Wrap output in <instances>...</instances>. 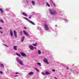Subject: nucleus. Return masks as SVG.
<instances>
[{
	"label": "nucleus",
	"instance_id": "nucleus-1",
	"mask_svg": "<svg viewBox=\"0 0 79 79\" xmlns=\"http://www.w3.org/2000/svg\"><path fill=\"white\" fill-rule=\"evenodd\" d=\"M49 11L51 15H55L56 14V11L50 8L49 9Z\"/></svg>",
	"mask_w": 79,
	"mask_h": 79
},
{
	"label": "nucleus",
	"instance_id": "nucleus-2",
	"mask_svg": "<svg viewBox=\"0 0 79 79\" xmlns=\"http://www.w3.org/2000/svg\"><path fill=\"white\" fill-rule=\"evenodd\" d=\"M16 60L17 61L18 63H19L21 65H24V64H23V62L21 61V60H19V59L17 58L16 59Z\"/></svg>",
	"mask_w": 79,
	"mask_h": 79
},
{
	"label": "nucleus",
	"instance_id": "nucleus-3",
	"mask_svg": "<svg viewBox=\"0 0 79 79\" xmlns=\"http://www.w3.org/2000/svg\"><path fill=\"white\" fill-rule=\"evenodd\" d=\"M44 28L45 30L46 31H48L49 30V28H48V25L46 23L44 24Z\"/></svg>",
	"mask_w": 79,
	"mask_h": 79
},
{
	"label": "nucleus",
	"instance_id": "nucleus-4",
	"mask_svg": "<svg viewBox=\"0 0 79 79\" xmlns=\"http://www.w3.org/2000/svg\"><path fill=\"white\" fill-rule=\"evenodd\" d=\"M24 19H26V20H27V21H28L29 22V23H31V24H32L33 25H35V24H34V23L33 22L28 20L26 17H23Z\"/></svg>",
	"mask_w": 79,
	"mask_h": 79
},
{
	"label": "nucleus",
	"instance_id": "nucleus-5",
	"mask_svg": "<svg viewBox=\"0 0 79 79\" xmlns=\"http://www.w3.org/2000/svg\"><path fill=\"white\" fill-rule=\"evenodd\" d=\"M43 61L44 63H46L47 64H49V63L48 62L47 59L45 58H44V59L43 60Z\"/></svg>",
	"mask_w": 79,
	"mask_h": 79
},
{
	"label": "nucleus",
	"instance_id": "nucleus-6",
	"mask_svg": "<svg viewBox=\"0 0 79 79\" xmlns=\"http://www.w3.org/2000/svg\"><path fill=\"white\" fill-rule=\"evenodd\" d=\"M29 47L31 50H34V47L32 45H30L29 46Z\"/></svg>",
	"mask_w": 79,
	"mask_h": 79
},
{
	"label": "nucleus",
	"instance_id": "nucleus-7",
	"mask_svg": "<svg viewBox=\"0 0 79 79\" xmlns=\"http://www.w3.org/2000/svg\"><path fill=\"white\" fill-rule=\"evenodd\" d=\"M23 32L24 34L26 35V36H27V37H28V33H27V32H26V31H23Z\"/></svg>",
	"mask_w": 79,
	"mask_h": 79
},
{
	"label": "nucleus",
	"instance_id": "nucleus-8",
	"mask_svg": "<svg viewBox=\"0 0 79 79\" xmlns=\"http://www.w3.org/2000/svg\"><path fill=\"white\" fill-rule=\"evenodd\" d=\"M24 39H25V36H23L22 37V39L21 40V42H23L24 41Z\"/></svg>",
	"mask_w": 79,
	"mask_h": 79
},
{
	"label": "nucleus",
	"instance_id": "nucleus-9",
	"mask_svg": "<svg viewBox=\"0 0 79 79\" xmlns=\"http://www.w3.org/2000/svg\"><path fill=\"white\" fill-rule=\"evenodd\" d=\"M20 53L23 56H26V54L23 52H20Z\"/></svg>",
	"mask_w": 79,
	"mask_h": 79
},
{
	"label": "nucleus",
	"instance_id": "nucleus-10",
	"mask_svg": "<svg viewBox=\"0 0 79 79\" xmlns=\"http://www.w3.org/2000/svg\"><path fill=\"white\" fill-rule=\"evenodd\" d=\"M14 34L15 37H17V36H16L17 33L16 32V31H15V30L14 31Z\"/></svg>",
	"mask_w": 79,
	"mask_h": 79
},
{
	"label": "nucleus",
	"instance_id": "nucleus-11",
	"mask_svg": "<svg viewBox=\"0 0 79 79\" xmlns=\"http://www.w3.org/2000/svg\"><path fill=\"white\" fill-rule=\"evenodd\" d=\"M10 34L11 37L13 36V31L11 30L10 31Z\"/></svg>",
	"mask_w": 79,
	"mask_h": 79
},
{
	"label": "nucleus",
	"instance_id": "nucleus-12",
	"mask_svg": "<svg viewBox=\"0 0 79 79\" xmlns=\"http://www.w3.org/2000/svg\"><path fill=\"white\" fill-rule=\"evenodd\" d=\"M22 15H23L25 16H27V14L24 12H23L22 13Z\"/></svg>",
	"mask_w": 79,
	"mask_h": 79
},
{
	"label": "nucleus",
	"instance_id": "nucleus-13",
	"mask_svg": "<svg viewBox=\"0 0 79 79\" xmlns=\"http://www.w3.org/2000/svg\"><path fill=\"white\" fill-rule=\"evenodd\" d=\"M51 2H52V3L53 5V6H56V5H55V3L53 2V1H52V0H51Z\"/></svg>",
	"mask_w": 79,
	"mask_h": 79
},
{
	"label": "nucleus",
	"instance_id": "nucleus-14",
	"mask_svg": "<svg viewBox=\"0 0 79 79\" xmlns=\"http://www.w3.org/2000/svg\"><path fill=\"white\" fill-rule=\"evenodd\" d=\"M31 4H32L33 6H34V5H35V2L34 1H31Z\"/></svg>",
	"mask_w": 79,
	"mask_h": 79
},
{
	"label": "nucleus",
	"instance_id": "nucleus-15",
	"mask_svg": "<svg viewBox=\"0 0 79 79\" xmlns=\"http://www.w3.org/2000/svg\"><path fill=\"white\" fill-rule=\"evenodd\" d=\"M16 46H14L13 47V48L14 49V50H15V51H16L17 50V48H16Z\"/></svg>",
	"mask_w": 79,
	"mask_h": 79
},
{
	"label": "nucleus",
	"instance_id": "nucleus-16",
	"mask_svg": "<svg viewBox=\"0 0 79 79\" xmlns=\"http://www.w3.org/2000/svg\"><path fill=\"white\" fill-rule=\"evenodd\" d=\"M0 66L2 68H4V65L2 64H0Z\"/></svg>",
	"mask_w": 79,
	"mask_h": 79
},
{
	"label": "nucleus",
	"instance_id": "nucleus-17",
	"mask_svg": "<svg viewBox=\"0 0 79 79\" xmlns=\"http://www.w3.org/2000/svg\"><path fill=\"white\" fill-rule=\"evenodd\" d=\"M34 74V72H30V73H28V74H29V75H32V74Z\"/></svg>",
	"mask_w": 79,
	"mask_h": 79
},
{
	"label": "nucleus",
	"instance_id": "nucleus-18",
	"mask_svg": "<svg viewBox=\"0 0 79 79\" xmlns=\"http://www.w3.org/2000/svg\"><path fill=\"white\" fill-rule=\"evenodd\" d=\"M0 11L1 13H3V12H4V11L3 10V9L2 8H0Z\"/></svg>",
	"mask_w": 79,
	"mask_h": 79
},
{
	"label": "nucleus",
	"instance_id": "nucleus-19",
	"mask_svg": "<svg viewBox=\"0 0 79 79\" xmlns=\"http://www.w3.org/2000/svg\"><path fill=\"white\" fill-rule=\"evenodd\" d=\"M38 53L39 55H40L41 54V52H40V50H38Z\"/></svg>",
	"mask_w": 79,
	"mask_h": 79
},
{
	"label": "nucleus",
	"instance_id": "nucleus-20",
	"mask_svg": "<svg viewBox=\"0 0 79 79\" xmlns=\"http://www.w3.org/2000/svg\"><path fill=\"white\" fill-rule=\"evenodd\" d=\"M25 3H27L28 4L29 3V1L28 0H26L25 1Z\"/></svg>",
	"mask_w": 79,
	"mask_h": 79
},
{
	"label": "nucleus",
	"instance_id": "nucleus-21",
	"mask_svg": "<svg viewBox=\"0 0 79 79\" xmlns=\"http://www.w3.org/2000/svg\"><path fill=\"white\" fill-rule=\"evenodd\" d=\"M16 55L18 56H20V57H21V55H19V54H18V53H16Z\"/></svg>",
	"mask_w": 79,
	"mask_h": 79
},
{
	"label": "nucleus",
	"instance_id": "nucleus-22",
	"mask_svg": "<svg viewBox=\"0 0 79 79\" xmlns=\"http://www.w3.org/2000/svg\"><path fill=\"white\" fill-rule=\"evenodd\" d=\"M46 5L48 6V7H50V5H49L47 2L46 3Z\"/></svg>",
	"mask_w": 79,
	"mask_h": 79
},
{
	"label": "nucleus",
	"instance_id": "nucleus-23",
	"mask_svg": "<svg viewBox=\"0 0 79 79\" xmlns=\"http://www.w3.org/2000/svg\"><path fill=\"white\" fill-rule=\"evenodd\" d=\"M0 21L2 23H4V21L2 19H1Z\"/></svg>",
	"mask_w": 79,
	"mask_h": 79
},
{
	"label": "nucleus",
	"instance_id": "nucleus-24",
	"mask_svg": "<svg viewBox=\"0 0 79 79\" xmlns=\"http://www.w3.org/2000/svg\"><path fill=\"white\" fill-rule=\"evenodd\" d=\"M34 69H35V70H36V71H38V72H39V69H38L37 68H35Z\"/></svg>",
	"mask_w": 79,
	"mask_h": 79
},
{
	"label": "nucleus",
	"instance_id": "nucleus-25",
	"mask_svg": "<svg viewBox=\"0 0 79 79\" xmlns=\"http://www.w3.org/2000/svg\"><path fill=\"white\" fill-rule=\"evenodd\" d=\"M64 21L65 23H67V22L68 21V20L66 19H64Z\"/></svg>",
	"mask_w": 79,
	"mask_h": 79
},
{
	"label": "nucleus",
	"instance_id": "nucleus-26",
	"mask_svg": "<svg viewBox=\"0 0 79 79\" xmlns=\"http://www.w3.org/2000/svg\"><path fill=\"white\" fill-rule=\"evenodd\" d=\"M46 74H50V73L48 72H46Z\"/></svg>",
	"mask_w": 79,
	"mask_h": 79
},
{
	"label": "nucleus",
	"instance_id": "nucleus-27",
	"mask_svg": "<svg viewBox=\"0 0 79 79\" xmlns=\"http://www.w3.org/2000/svg\"><path fill=\"white\" fill-rule=\"evenodd\" d=\"M37 64H38V65H39V66H41V64H40V63H37Z\"/></svg>",
	"mask_w": 79,
	"mask_h": 79
},
{
	"label": "nucleus",
	"instance_id": "nucleus-28",
	"mask_svg": "<svg viewBox=\"0 0 79 79\" xmlns=\"http://www.w3.org/2000/svg\"><path fill=\"white\" fill-rule=\"evenodd\" d=\"M42 74H43V75H46V74H45V73H42Z\"/></svg>",
	"mask_w": 79,
	"mask_h": 79
},
{
	"label": "nucleus",
	"instance_id": "nucleus-29",
	"mask_svg": "<svg viewBox=\"0 0 79 79\" xmlns=\"http://www.w3.org/2000/svg\"><path fill=\"white\" fill-rule=\"evenodd\" d=\"M6 11H9V9L8 8L6 9Z\"/></svg>",
	"mask_w": 79,
	"mask_h": 79
},
{
	"label": "nucleus",
	"instance_id": "nucleus-30",
	"mask_svg": "<svg viewBox=\"0 0 79 79\" xmlns=\"http://www.w3.org/2000/svg\"><path fill=\"white\" fill-rule=\"evenodd\" d=\"M3 45H4V46H5L6 47H8V46H7V45L6 44H3Z\"/></svg>",
	"mask_w": 79,
	"mask_h": 79
},
{
	"label": "nucleus",
	"instance_id": "nucleus-31",
	"mask_svg": "<svg viewBox=\"0 0 79 79\" xmlns=\"http://www.w3.org/2000/svg\"><path fill=\"white\" fill-rule=\"evenodd\" d=\"M20 35H22L23 34V32L22 31H20Z\"/></svg>",
	"mask_w": 79,
	"mask_h": 79
},
{
	"label": "nucleus",
	"instance_id": "nucleus-32",
	"mask_svg": "<svg viewBox=\"0 0 79 79\" xmlns=\"http://www.w3.org/2000/svg\"><path fill=\"white\" fill-rule=\"evenodd\" d=\"M33 45H34V46H35V47L36 46V44H32Z\"/></svg>",
	"mask_w": 79,
	"mask_h": 79
},
{
	"label": "nucleus",
	"instance_id": "nucleus-33",
	"mask_svg": "<svg viewBox=\"0 0 79 79\" xmlns=\"http://www.w3.org/2000/svg\"><path fill=\"white\" fill-rule=\"evenodd\" d=\"M37 28L38 29H39V28L41 29V28L39 27H37Z\"/></svg>",
	"mask_w": 79,
	"mask_h": 79
},
{
	"label": "nucleus",
	"instance_id": "nucleus-34",
	"mask_svg": "<svg viewBox=\"0 0 79 79\" xmlns=\"http://www.w3.org/2000/svg\"><path fill=\"white\" fill-rule=\"evenodd\" d=\"M0 74H3V72L2 71H0Z\"/></svg>",
	"mask_w": 79,
	"mask_h": 79
},
{
	"label": "nucleus",
	"instance_id": "nucleus-35",
	"mask_svg": "<svg viewBox=\"0 0 79 79\" xmlns=\"http://www.w3.org/2000/svg\"><path fill=\"white\" fill-rule=\"evenodd\" d=\"M52 71H53V72H55V70L54 69H53L52 70Z\"/></svg>",
	"mask_w": 79,
	"mask_h": 79
},
{
	"label": "nucleus",
	"instance_id": "nucleus-36",
	"mask_svg": "<svg viewBox=\"0 0 79 79\" xmlns=\"http://www.w3.org/2000/svg\"><path fill=\"white\" fill-rule=\"evenodd\" d=\"M15 74H19V73H18V72H16V73H15Z\"/></svg>",
	"mask_w": 79,
	"mask_h": 79
},
{
	"label": "nucleus",
	"instance_id": "nucleus-37",
	"mask_svg": "<svg viewBox=\"0 0 79 79\" xmlns=\"http://www.w3.org/2000/svg\"><path fill=\"white\" fill-rule=\"evenodd\" d=\"M0 33H1V34L3 33V32H2V31H0Z\"/></svg>",
	"mask_w": 79,
	"mask_h": 79
},
{
	"label": "nucleus",
	"instance_id": "nucleus-38",
	"mask_svg": "<svg viewBox=\"0 0 79 79\" xmlns=\"http://www.w3.org/2000/svg\"><path fill=\"white\" fill-rule=\"evenodd\" d=\"M24 28L25 29H26V27H24Z\"/></svg>",
	"mask_w": 79,
	"mask_h": 79
},
{
	"label": "nucleus",
	"instance_id": "nucleus-39",
	"mask_svg": "<svg viewBox=\"0 0 79 79\" xmlns=\"http://www.w3.org/2000/svg\"><path fill=\"white\" fill-rule=\"evenodd\" d=\"M17 76H18L17 75L15 76V77H17Z\"/></svg>",
	"mask_w": 79,
	"mask_h": 79
},
{
	"label": "nucleus",
	"instance_id": "nucleus-40",
	"mask_svg": "<svg viewBox=\"0 0 79 79\" xmlns=\"http://www.w3.org/2000/svg\"><path fill=\"white\" fill-rule=\"evenodd\" d=\"M2 28L1 27H0V30L2 29Z\"/></svg>",
	"mask_w": 79,
	"mask_h": 79
},
{
	"label": "nucleus",
	"instance_id": "nucleus-41",
	"mask_svg": "<svg viewBox=\"0 0 79 79\" xmlns=\"http://www.w3.org/2000/svg\"><path fill=\"white\" fill-rule=\"evenodd\" d=\"M31 17H29V19H31Z\"/></svg>",
	"mask_w": 79,
	"mask_h": 79
},
{
	"label": "nucleus",
	"instance_id": "nucleus-42",
	"mask_svg": "<svg viewBox=\"0 0 79 79\" xmlns=\"http://www.w3.org/2000/svg\"><path fill=\"white\" fill-rule=\"evenodd\" d=\"M34 48H35V49H36V47H34Z\"/></svg>",
	"mask_w": 79,
	"mask_h": 79
},
{
	"label": "nucleus",
	"instance_id": "nucleus-43",
	"mask_svg": "<svg viewBox=\"0 0 79 79\" xmlns=\"http://www.w3.org/2000/svg\"><path fill=\"white\" fill-rule=\"evenodd\" d=\"M55 79H57V78H56V77H55Z\"/></svg>",
	"mask_w": 79,
	"mask_h": 79
}]
</instances>
